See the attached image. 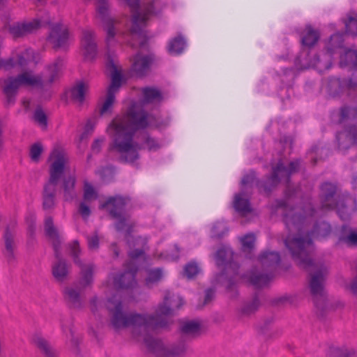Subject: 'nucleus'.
I'll list each match as a JSON object with an SVG mask.
<instances>
[{"instance_id": "nucleus-1", "label": "nucleus", "mask_w": 357, "mask_h": 357, "mask_svg": "<svg viewBox=\"0 0 357 357\" xmlns=\"http://www.w3.org/2000/svg\"><path fill=\"white\" fill-rule=\"evenodd\" d=\"M277 206L284 207L282 221L289 231L284 239L285 246L299 267L314 271L310 280V289L314 305L319 307V300L324 298V284L328 269L324 263L314 262L310 257L314 249L312 238L328 236L331 227L328 222L321 221L316 222L312 230L307 229L316 213L311 202L305 203L303 206L287 208L286 201L280 200Z\"/></svg>"}, {"instance_id": "nucleus-2", "label": "nucleus", "mask_w": 357, "mask_h": 357, "mask_svg": "<svg viewBox=\"0 0 357 357\" xmlns=\"http://www.w3.org/2000/svg\"><path fill=\"white\" fill-rule=\"evenodd\" d=\"M184 304L179 296H171L167 292L164 301L158 306L155 314H139L123 312V305L120 299L114 296L107 300V310L112 314L111 324L115 330L131 328L135 337H143L148 350L157 357H180L187 351V346L183 341L172 344L169 348L165 347L162 342L149 335L151 332L168 326V317L172 314L174 309H178Z\"/></svg>"}, {"instance_id": "nucleus-3", "label": "nucleus", "mask_w": 357, "mask_h": 357, "mask_svg": "<svg viewBox=\"0 0 357 357\" xmlns=\"http://www.w3.org/2000/svg\"><path fill=\"white\" fill-rule=\"evenodd\" d=\"M169 123L168 118L149 113L138 103L132 102L124 114L113 119L107 128L111 139L107 150L118 154L120 162L137 166L142 146L134 140L136 132L149 127L165 128Z\"/></svg>"}, {"instance_id": "nucleus-4", "label": "nucleus", "mask_w": 357, "mask_h": 357, "mask_svg": "<svg viewBox=\"0 0 357 357\" xmlns=\"http://www.w3.org/2000/svg\"><path fill=\"white\" fill-rule=\"evenodd\" d=\"M97 3L98 15L101 21L103 30L106 33L105 41L108 47L106 54V68L111 73V83L107 90V97L100 109V114L103 115L112 112V106L115 101V96L122 85L123 76L118 69L115 54L109 50V47L116 43V36L118 31L116 25L118 22L109 15L107 0H97Z\"/></svg>"}, {"instance_id": "nucleus-5", "label": "nucleus", "mask_w": 357, "mask_h": 357, "mask_svg": "<svg viewBox=\"0 0 357 357\" xmlns=\"http://www.w3.org/2000/svg\"><path fill=\"white\" fill-rule=\"evenodd\" d=\"M63 65L61 57L56 58L52 63L47 65L43 76L33 75L31 72H24L17 76H10L3 80L2 91L5 96L6 107L15 105L18 90L21 86H37L40 90L51 87L60 77Z\"/></svg>"}, {"instance_id": "nucleus-6", "label": "nucleus", "mask_w": 357, "mask_h": 357, "mask_svg": "<svg viewBox=\"0 0 357 357\" xmlns=\"http://www.w3.org/2000/svg\"><path fill=\"white\" fill-rule=\"evenodd\" d=\"M321 202L324 210L337 209L341 220H349L353 213L357 211L356 197L349 194L336 196L335 185L325 182L321 185Z\"/></svg>"}, {"instance_id": "nucleus-7", "label": "nucleus", "mask_w": 357, "mask_h": 357, "mask_svg": "<svg viewBox=\"0 0 357 357\" xmlns=\"http://www.w3.org/2000/svg\"><path fill=\"white\" fill-rule=\"evenodd\" d=\"M233 252L231 248L222 247L219 248L215 254V263L218 267L223 266L222 271L217 275V280L223 283L228 292L236 293L238 280L245 279L246 275H240L239 265L231 261Z\"/></svg>"}, {"instance_id": "nucleus-8", "label": "nucleus", "mask_w": 357, "mask_h": 357, "mask_svg": "<svg viewBox=\"0 0 357 357\" xmlns=\"http://www.w3.org/2000/svg\"><path fill=\"white\" fill-rule=\"evenodd\" d=\"M50 158L54 160L50 167V178L43 189V208L44 210H50L54 207L56 187L64 173L66 162L64 154L58 150L52 151Z\"/></svg>"}, {"instance_id": "nucleus-9", "label": "nucleus", "mask_w": 357, "mask_h": 357, "mask_svg": "<svg viewBox=\"0 0 357 357\" xmlns=\"http://www.w3.org/2000/svg\"><path fill=\"white\" fill-rule=\"evenodd\" d=\"M262 266L268 270L267 273H257L256 268L252 269L246 274L249 282L255 288H261L266 285L273 278V271L280 265L281 258L279 252L275 251H264L258 257Z\"/></svg>"}, {"instance_id": "nucleus-10", "label": "nucleus", "mask_w": 357, "mask_h": 357, "mask_svg": "<svg viewBox=\"0 0 357 357\" xmlns=\"http://www.w3.org/2000/svg\"><path fill=\"white\" fill-rule=\"evenodd\" d=\"M130 199L128 197L116 195L109 197L100 206V208H107L112 219L116 220L114 227L118 231L126 230L128 234L132 231V225L128 223V217L125 208Z\"/></svg>"}, {"instance_id": "nucleus-11", "label": "nucleus", "mask_w": 357, "mask_h": 357, "mask_svg": "<svg viewBox=\"0 0 357 357\" xmlns=\"http://www.w3.org/2000/svg\"><path fill=\"white\" fill-rule=\"evenodd\" d=\"M69 249L74 263L80 268L79 284L81 288L85 289L93 282V273L96 266L92 263L84 264L80 259L81 249L77 240H74L69 244Z\"/></svg>"}, {"instance_id": "nucleus-12", "label": "nucleus", "mask_w": 357, "mask_h": 357, "mask_svg": "<svg viewBox=\"0 0 357 357\" xmlns=\"http://www.w3.org/2000/svg\"><path fill=\"white\" fill-rule=\"evenodd\" d=\"M51 24L49 16L41 19L35 18L32 21L13 24L9 29L10 33L15 38L31 33L39 28Z\"/></svg>"}, {"instance_id": "nucleus-13", "label": "nucleus", "mask_w": 357, "mask_h": 357, "mask_svg": "<svg viewBox=\"0 0 357 357\" xmlns=\"http://www.w3.org/2000/svg\"><path fill=\"white\" fill-rule=\"evenodd\" d=\"M68 39L69 31L66 26L60 23L51 25L47 40L53 45L54 49H66Z\"/></svg>"}, {"instance_id": "nucleus-14", "label": "nucleus", "mask_w": 357, "mask_h": 357, "mask_svg": "<svg viewBox=\"0 0 357 357\" xmlns=\"http://www.w3.org/2000/svg\"><path fill=\"white\" fill-rule=\"evenodd\" d=\"M332 55L328 52L324 53L321 57L320 55L309 52L306 54L302 66L305 68H313L319 73L328 70L332 65Z\"/></svg>"}, {"instance_id": "nucleus-15", "label": "nucleus", "mask_w": 357, "mask_h": 357, "mask_svg": "<svg viewBox=\"0 0 357 357\" xmlns=\"http://www.w3.org/2000/svg\"><path fill=\"white\" fill-rule=\"evenodd\" d=\"M336 140L340 150H347L357 146V124L344 126V129L336 133Z\"/></svg>"}, {"instance_id": "nucleus-16", "label": "nucleus", "mask_w": 357, "mask_h": 357, "mask_svg": "<svg viewBox=\"0 0 357 357\" xmlns=\"http://www.w3.org/2000/svg\"><path fill=\"white\" fill-rule=\"evenodd\" d=\"M81 47L85 61H92L96 59L98 54V47L95 41L94 31L89 29L82 31Z\"/></svg>"}, {"instance_id": "nucleus-17", "label": "nucleus", "mask_w": 357, "mask_h": 357, "mask_svg": "<svg viewBox=\"0 0 357 357\" xmlns=\"http://www.w3.org/2000/svg\"><path fill=\"white\" fill-rule=\"evenodd\" d=\"M154 61L153 54L143 55L141 53H137L134 57L131 70L135 76L143 77L147 75Z\"/></svg>"}, {"instance_id": "nucleus-18", "label": "nucleus", "mask_w": 357, "mask_h": 357, "mask_svg": "<svg viewBox=\"0 0 357 357\" xmlns=\"http://www.w3.org/2000/svg\"><path fill=\"white\" fill-rule=\"evenodd\" d=\"M333 123L343 124L357 119V105H344L338 110H334L331 114Z\"/></svg>"}, {"instance_id": "nucleus-19", "label": "nucleus", "mask_w": 357, "mask_h": 357, "mask_svg": "<svg viewBox=\"0 0 357 357\" xmlns=\"http://www.w3.org/2000/svg\"><path fill=\"white\" fill-rule=\"evenodd\" d=\"M300 165V160L291 161L288 167L284 166L282 160L278 161L277 165L273 167V176L272 180L277 181L276 174H278L281 178L288 184L290 182L291 174L298 171Z\"/></svg>"}, {"instance_id": "nucleus-20", "label": "nucleus", "mask_w": 357, "mask_h": 357, "mask_svg": "<svg viewBox=\"0 0 357 357\" xmlns=\"http://www.w3.org/2000/svg\"><path fill=\"white\" fill-rule=\"evenodd\" d=\"M137 268H132L128 271L113 277V284L116 289H125L134 287L136 284L135 275Z\"/></svg>"}, {"instance_id": "nucleus-21", "label": "nucleus", "mask_w": 357, "mask_h": 357, "mask_svg": "<svg viewBox=\"0 0 357 357\" xmlns=\"http://www.w3.org/2000/svg\"><path fill=\"white\" fill-rule=\"evenodd\" d=\"M45 234L52 241V245L54 250L55 257L59 258L60 255V247L61 240L55 228L52 217L48 216L45 220Z\"/></svg>"}, {"instance_id": "nucleus-22", "label": "nucleus", "mask_w": 357, "mask_h": 357, "mask_svg": "<svg viewBox=\"0 0 357 357\" xmlns=\"http://www.w3.org/2000/svg\"><path fill=\"white\" fill-rule=\"evenodd\" d=\"M33 54V50L27 49L21 54L18 55L17 62L15 61L13 58H9L8 59H0V69L8 70L14 68L16 65L19 66L20 68H24L26 66L30 61L29 56Z\"/></svg>"}, {"instance_id": "nucleus-23", "label": "nucleus", "mask_w": 357, "mask_h": 357, "mask_svg": "<svg viewBox=\"0 0 357 357\" xmlns=\"http://www.w3.org/2000/svg\"><path fill=\"white\" fill-rule=\"evenodd\" d=\"M63 297L68 305L75 309H81L84 301L81 296V289L75 287H67L63 290Z\"/></svg>"}, {"instance_id": "nucleus-24", "label": "nucleus", "mask_w": 357, "mask_h": 357, "mask_svg": "<svg viewBox=\"0 0 357 357\" xmlns=\"http://www.w3.org/2000/svg\"><path fill=\"white\" fill-rule=\"evenodd\" d=\"M3 240L5 245L3 255L9 264L13 263L15 261V255L14 252L15 239L13 234L8 227L6 228L4 231Z\"/></svg>"}, {"instance_id": "nucleus-25", "label": "nucleus", "mask_w": 357, "mask_h": 357, "mask_svg": "<svg viewBox=\"0 0 357 357\" xmlns=\"http://www.w3.org/2000/svg\"><path fill=\"white\" fill-rule=\"evenodd\" d=\"M56 258L58 260L52 264V273L55 280L61 282L67 279L69 267L66 260L61 258V255L59 258Z\"/></svg>"}, {"instance_id": "nucleus-26", "label": "nucleus", "mask_w": 357, "mask_h": 357, "mask_svg": "<svg viewBox=\"0 0 357 357\" xmlns=\"http://www.w3.org/2000/svg\"><path fill=\"white\" fill-rule=\"evenodd\" d=\"M233 207L238 213L244 215L252 212L250 199L244 197L243 192H239L234 195Z\"/></svg>"}, {"instance_id": "nucleus-27", "label": "nucleus", "mask_w": 357, "mask_h": 357, "mask_svg": "<svg viewBox=\"0 0 357 357\" xmlns=\"http://www.w3.org/2000/svg\"><path fill=\"white\" fill-rule=\"evenodd\" d=\"M273 176V170L271 175L266 177L265 180H257L256 186L260 192L269 195L273 188L278 185L280 181H282L278 174H276L277 181L272 180Z\"/></svg>"}, {"instance_id": "nucleus-28", "label": "nucleus", "mask_w": 357, "mask_h": 357, "mask_svg": "<svg viewBox=\"0 0 357 357\" xmlns=\"http://www.w3.org/2000/svg\"><path fill=\"white\" fill-rule=\"evenodd\" d=\"M339 243H344L348 246H357V231L351 229L348 225H343L341 228Z\"/></svg>"}, {"instance_id": "nucleus-29", "label": "nucleus", "mask_w": 357, "mask_h": 357, "mask_svg": "<svg viewBox=\"0 0 357 357\" xmlns=\"http://www.w3.org/2000/svg\"><path fill=\"white\" fill-rule=\"evenodd\" d=\"M143 101L145 103H153L162 101L163 96L161 91L155 86H146L142 89Z\"/></svg>"}, {"instance_id": "nucleus-30", "label": "nucleus", "mask_w": 357, "mask_h": 357, "mask_svg": "<svg viewBox=\"0 0 357 357\" xmlns=\"http://www.w3.org/2000/svg\"><path fill=\"white\" fill-rule=\"evenodd\" d=\"M75 177L73 176L63 178L62 188L65 201L71 202L76 197L77 193L75 189Z\"/></svg>"}, {"instance_id": "nucleus-31", "label": "nucleus", "mask_w": 357, "mask_h": 357, "mask_svg": "<svg viewBox=\"0 0 357 357\" xmlns=\"http://www.w3.org/2000/svg\"><path fill=\"white\" fill-rule=\"evenodd\" d=\"M348 89L347 86V79H341L339 77H331L328 83V90L333 96H337L340 93Z\"/></svg>"}, {"instance_id": "nucleus-32", "label": "nucleus", "mask_w": 357, "mask_h": 357, "mask_svg": "<svg viewBox=\"0 0 357 357\" xmlns=\"http://www.w3.org/2000/svg\"><path fill=\"white\" fill-rule=\"evenodd\" d=\"M319 38V31L314 30L311 26H307L301 38V43L303 46L311 47L317 43Z\"/></svg>"}, {"instance_id": "nucleus-33", "label": "nucleus", "mask_w": 357, "mask_h": 357, "mask_svg": "<svg viewBox=\"0 0 357 357\" xmlns=\"http://www.w3.org/2000/svg\"><path fill=\"white\" fill-rule=\"evenodd\" d=\"M179 330L184 335L196 337L200 334L201 325L196 321H183Z\"/></svg>"}, {"instance_id": "nucleus-34", "label": "nucleus", "mask_w": 357, "mask_h": 357, "mask_svg": "<svg viewBox=\"0 0 357 357\" xmlns=\"http://www.w3.org/2000/svg\"><path fill=\"white\" fill-rule=\"evenodd\" d=\"M185 46V38L181 35H178L169 40L167 50L170 54L178 55L183 52Z\"/></svg>"}, {"instance_id": "nucleus-35", "label": "nucleus", "mask_w": 357, "mask_h": 357, "mask_svg": "<svg viewBox=\"0 0 357 357\" xmlns=\"http://www.w3.org/2000/svg\"><path fill=\"white\" fill-rule=\"evenodd\" d=\"M33 341L36 347L43 351L45 357H57L55 350L43 337L40 336H35Z\"/></svg>"}, {"instance_id": "nucleus-36", "label": "nucleus", "mask_w": 357, "mask_h": 357, "mask_svg": "<svg viewBox=\"0 0 357 357\" xmlns=\"http://www.w3.org/2000/svg\"><path fill=\"white\" fill-rule=\"evenodd\" d=\"M343 33H335L330 37V39L326 45V52L333 56L336 50L343 47Z\"/></svg>"}, {"instance_id": "nucleus-37", "label": "nucleus", "mask_w": 357, "mask_h": 357, "mask_svg": "<svg viewBox=\"0 0 357 357\" xmlns=\"http://www.w3.org/2000/svg\"><path fill=\"white\" fill-rule=\"evenodd\" d=\"M328 354L331 357H357L356 350L347 347H331Z\"/></svg>"}, {"instance_id": "nucleus-38", "label": "nucleus", "mask_w": 357, "mask_h": 357, "mask_svg": "<svg viewBox=\"0 0 357 357\" xmlns=\"http://www.w3.org/2000/svg\"><path fill=\"white\" fill-rule=\"evenodd\" d=\"M142 149H147L149 151H156L159 150L162 145L159 139L151 136L149 133H146L143 137L142 144H139Z\"/></svg>"}, {"instance_id": "nucleus-39", "label": "nucleus", "mask_w": 357, "mask_h": 357, "mask_svg": "<svg viewBox=\"0 0 357 357\" xmlns=\"http://www.w3.org/2000/svg\"><path fill=\"white\" fill-rule=\"evenodd\" d=\"M341 67L349 66L351 68H357V51L348 50L345 52L344 55L341 57L340 60Z\"/></svg>"}, {"instance_id": "nucleus-40", "label": "nucleus", "mask_w": 357, "mask_h": 357, "mask_svg": "<svg viewBox=\"0 0 357 357\" xmlns=\"http://www.w3.org/2000/svg\"><path fill=\"white\" fill-rule=\"evenodd\" d=\"M163 276L162 269L156 268L149 269L147 271V277L146 278V284L149 287H152L153 285L158 283Z\"/></svg>"}, {"instance_id": "nucleus-41", "label": "nucleus", "mask_w": 357, "mask_h": 357, "mask_svg": "<svg viewBox=\"0 0 357 357\" xmlns=\"http://www.w3.org/2000/svg\"><path fill=\"white\" fill-rule=\"evenodd\" d=\"M86 87L83 82L78 83L70 89V96L73 100L82 103L85 98Z\"/></svg>"}, {"instance_id": "nucleus-42", "label": "nucleus", "mask_w": 357, "mask_h": 357, "mask_svg": "<svg viewBox=\"0 0 357 357\" xmlns=\"http://www.w3.org/2000/svg\"><path fill=\"white\" fill-rule=\"evenodd\" d=\"M228 227L224 221L215 222L211 229V235L214 238L220 239L228 232Z\"/></svg>"}, {"instance_id": "nucleus-43", "label": "nucleus", "mask_w": 357, "mask_h": 357, "mask_svg": "<svg viewBox=\"0 0 357 357\" xmlns=\"http://www.w3.org/2000/svg\"><path fill=\"white\" fill-rule=\"evenodd\" d=\"M98 192L93 188V186L88 183L85 182L84 185V193L83 199L84 202H91L98 199Z\"/></svg>"}, {"instance_id": "nucleus-44", "label": "nucleus", "mask_w": 357, "mask_h": 357, "mask_svg": "<svg viewBox=\"0 0 357 357\" xmlns=\"http://www.w3.org/2000/svg\"><path fill=\"white\" fill-rule=\"evenodd\" d=\"M255 236L252 234L245 235L241 238L242 249L244 252H250L255 247Z\"/></svg>"}, {"instance_id": "nucleus-45", "label": "nucleus", "mask_w": 357, "mask_h": 357, "mask_svg": "<svg viewBox=\"0 0 357 357\" xmlns=\"http://www.w3.org/2000/svg\"><path fill=\"white\" fill-rule=\"evenodd\" d=\"M183 271L188 279H192L199 273L200 268L197 263L191 261L185 266Z\"/></svg>"}, {"instance_id": "nucleus-46", "label": "nucleus", "mask_w": 357, "mask_h": 357, "mask_svg": "<svg viewBox=\"0 0 357 357\" xmlns=\"http://www.w3.org/2000/svg\"><path fill=\"white\" fill-rule=\"evenodd\" d=\"M260 302L257 295L254 296L252 301L250 303H247L243 306L241 312L243 314H250L255 312L259 307Z\"/></svg>"}, {"instance_id": "nucleus-47", "label": "nucleus", "mask_w": 357, "mask_h": 357, "mask_svg": "<svg viewBox=\"0 0 357 357\" xmlns=\"http://www.w3.org/2000/svg\"><path fill=\"white\" fill-rule=\"evenodd\" d=\"M34 121L40 125L43 129L47 126V118L45 113L41 108H37L33 113Z\"/></svg>"}, {"instance_id": "nucleus-48", "label": "nucleus", "mask_w": 357, "mask_h": 357, "mask_svg": "<svg viewBox=\"0 0 357 357\" xmlns=\"http://www.w3.org/2000/svg\"><path fill=\"white\" fill-rule=\"evenodd\" d=\"M345 31L347 34L357 36V19L349 16L348 21L345 22Z\"/></svg>"}, {"instance_id": "nucleus-49", "label": "nucleus", "mask_w": 357, "mask_h": 357, "mask_svg": "<svg viewBox=\"0 0 357 357\" xmlns=\"http://www.w3.org/2000/svg\"><path fill=\"white\" fill-rule=\"evenodd\" d=\"M43 151V146L40 143L33 144L30 149V157L34 162H38Z\"/></svg>"}, {"instance_id": "nucleus-50", "label": "nucleus", "mask_w": 357, "mask_h": 357, "mask_svg": "<svg viewBox=\"0 0 357 357\" xmlns=\"http://www.w3.org/2000/svg\"><path fill=\"white\" fill-rule=\"evenodd\" d=\"M257 180H259L256 177V173L254 170H250L248 174H245L242 180H241V185L245 186L250 184H253L254 183L256 184Z\"/></svg>"}, {"instance_id": "nucleus-51", "label": "nucleus", "mask_w": 357, "mask_h": 357, "mask_svg": "<svg viewBox=\"0 0 357 357\" xmlns=\"http://www.w3.org/2000/svg\"><path fill=\"white\" fill-rule=\"evenodd\" d=\"M78 211L84 220H86L91 213L90 207L85 203L84 201L79 204Z\"/></svg>"}, {"instance_id": "nucleus-52", "label": "nucleus", "mask_w": 357, "mask_h": 357, "mask_svg": "<svg viewBox=\"0 0 357 357\" xmlns=\"http://www.w3.org/2000/svg\"><path fill=\"white\" fill-rule=\"evenodd\" d=\"M99 238L97 232L91 236L87 237L88 247L89 250H97L99 248Z\"/></svg>"}, {"instance_id": "nucleus-53", "label": "nucleus", "mask_w": 357, "mask_h": 357, "mask_svg": "<svg viewBox=\"0 0 357 357\" xmlns=\"http://www.w3.org/2000/svg\"><path fill=\"white\" fill-rule=\"evenodd\" d=\"M352 74L349 79H347V86L348 89H354L357 87V68H351Z\"/></svg>"}, {"instance_id": "nucleus-54", "label": "nucleus", "mask_w": 357, "mask_h": 357, "mask_svg": "<svg viewBox=\"0 0 357 357\" xmlns=\"http://www.w3.org/2000/svg\"><path fill=\"white\" fill-rule=\"evenodd\" d=\"M96 126V123L92 120H89L85 124L84 131L82 134L81 138L84 139L87 137V135H90L94 130Z\"/></svg>"}, {"instance_id": "nucleus-55", "label": "nucleus", "mask_w": 357, "mask_h": 357, "mask_svg": "<svg viewBox=\"0 0 357 357\" xmlns=\"http://www.w3.org/2000/svg\"><path fill=\"white\" fill-rule=\"evenodd\" d=\"M104 141H105L104 137L96 139L93 141V142L91 145V149L93 151V153H98L100 152L101 148H102V144L104 142Z\"/></svg>"}, {"instance_id": "nucleus-56", "label": "nucleus", "mask_w": 357, "mask_h": 357, "mask_svg": "<svg viewBox=\"0 0 357 357\" xmlns=\"http://www.w3.org/2000/svg\"><path fill=\"white\" fill-rule=\"evenodd\" d=\"M144 254V251L142 249H135L129 252V257L132 259H136L142 257Z\"/></svg>"}, {"instance_id": "nucleus-57", "label": "nucleus", "mask_w": 357, "mask_h": 357, "mask_svg": "<svg viewBox=\"0 0 357 357\" xmlns=\"http://www.w3.org/2000/svg\"><path fill=\"white\" fill-rule=\"evenodd\" d=\"M215 296V291L212 289H208L205 291L204 304L209 303Z\"/></svg>"}, {"instance_id": "nucleus-58", "label": "nucleus", "mask_w": 357, "mask_h": 357, "mask_svg": "<svg viewBox=\"0 0 357 357\" xmlns=\"http://www.w3.org/2000/svg\"><path fill=\"white\" fill-rule=\"evenodd\" d=\"M98 301V298L96 296H94L92 298L90 301L91 306V311L95 313L96 311V303Z\"/></svg>"}, {"instance_id": "nucleus-59", "label": "nucleus", "mask_w": 357, "mask_h": 357, "mask_svg": "<svg viewBox=\"0 0 357 357\" xmlns=\"http://www.w3.org/2000/svg\"><path fill=\"white\" fill-rule=\"evenodd\" d=\"M111 248L113 251L114 255L115 258H117L119 256V250L117 248L116 243H114L111 245Z\"/></svg>"}, {"instance_id": "nucleus-60", "label": "nucleus", "mask_w": 357, "mask_h": 357, "mask_svg": "<svg viewBox=\"0 0 357 357\" xmlns=\"http://www.w3.org/2000/svg\"><path fill=\"white\" fill-rule=\"evenodd\" d=\"M351 184L353 188L357 190V173L353 176Z\"/></svg>"}, {"instance_id": "nucleus-61", "label": "nucleus", "mask_w": 357, "mask_h": 357, "mask_svg": "<svg viewBox=\"0 0 357 357\" xmlns=\"http://www.w3.org/2000/svg\"><path fill=\"white\" fill-rule=\"evenodd\" d=\"M318 150H319L318 146H312V147L311 148V149H310V151L311 153H317Z\"/></svg>"}, {"instance_id": "nucleus-62", "label": "nucleus", "mask_w": 357, "mask_h": 357, "mask_svg": "<svg viewBox=\"0 0 357 357\" xmlns=\"http://www.w3.org/2000/svg\"><path fill=\"white\" fill-rule=\"evenodd\" d=\"M317 160V158H312V163L313 165H314L316 164Z\"/></svg>"}, {"instance_id": "nucleus-63", "label": "nucleus", "mask_w": 357, "mask_h": 357, "mask_svg": "<svg viewBox=\"0 0 357 357\" xmlns=\"http://www.w3.org/2000/svg\"><path fill=\"white\" fill-rule=\"evenodd\" d=\"M286 300H287V298H286V297H282V298H281L280 299V301L281 302L284 301H286Z\"/></svg>"}, {"instance_id": "nucleus-64", "label": "nucleus", "mask_w": 357, "mask_h": 357, "mask_svg": "<svg viewBox=\"0 0 357 357\" xmlns=\"http://www.w3.org/2000/svg\"><path fill=\"white\" fill-rule=\"evenodd\" d=\"M70 334H71L72 337L73 338V333L72 329H70Z\"/></svg>"}]
</instances>
